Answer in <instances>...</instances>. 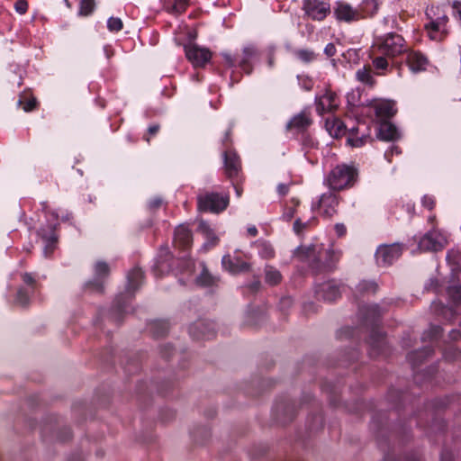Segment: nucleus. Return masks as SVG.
<instances>
[{
  "instance_id": "27",
  "label": "nucleus",
  "mask_w": 461,
  "mask_h": 461,
  "mask_svg": "<svg viewBox=\"0 0 461 461\" xmlns=\"http://www.w3.org/2000/svg\"><path fill=\"white\" fill-rule=\"evenodd\" d=\"M281 273L271 266H267L265 269V280L271 285H277L281 282Z\"/></svg>"
},
{
  "instance_id": "61",
  "label": "nucleus",
  "mask_w": 461,
  "mask_h": 461,
  "mask_svg": "<svg viewBox=\"0 0 461 461\" xmlns=\"http://www.w3.org/2000/svg\"><path fill=\"white\" fill-rule=\"evenodd\" d=\"M293 202L294 203V205H298L299 204V202L298 201H295L294 199H293Z\"/></svg>"
},
{
  "instance_id": "13",
  "label": "nucleus",
  "mask_w": 461,
  "mask_h": 461,
  "mask_svg": "<svg viewBox=\"0 0 461 461\" xmlns=\"http://www.w3.org/2000/svg\"><path fill=\"white\" fill-rule=\"evenodd\" d=\"M224 158V169L225 174L230 179L238 177L241 170L240 160L238 155L233 151H225Z\"/></svg>"
},
{
  "instance_id": "55",
  "label": "nucleus",
  "mask_w": 461,
  "mask_h": 461,
  "mask_svg": "<svg viewBox=\"0 0 461 461\" xmlns=\"http://www.w3.org/2000/svg\"><path fill=\"white\" fill-rule=\"evenodd\" d=\"M393 153H397V154H398V153H400V150H399L398 147H396V146H393V147L391 148L390 151H386V152H385L384 156H385V158H386L389 161H391V159H390V158H389V157H390V155H392Z\"/></svg>"
},
{
  "instance_id": "20",
  "label": "nucleus",
  "mask_w": 461,
  "mask_h": 461,
  "mask_svg": "<svg viewBox=\"0 0 461 461\" xmlns=\"http://www.w3.org/2000/svg\"><path fill=\"white\" fill-rule=\"evenodd\" d=\"M312 123L310 114L306 112H302L294 115L286 125L287 130L303 131Z\"/></svg>"
},
{
  "instance_id": "15",
  "label": "nucleus",
  "mask_w": 461,
  "mask_h": 461,
  "mask_svg": "<svg viewBox=\"0 0 461 461\" xmlns=\"http://www.w3.org/2000/svg\"><path fill=\"white\" fill-rule=\"evenodd\" d=\"M316 294L324 301L333 302L340 296V291L339 285L334 281H329L319 285Z\"/></svg>"
},
{
  "instance_id": "41",
  "label": "nucleus",
  "mask_w": 461,
  "mask_h": 461,
  "mask_svg": "<svg viewBox=\"0 0 461 461\" xmlns=\"http://www.w3.org/2000/svg\"><path fill=\"white\" fill-rule=\"evenodd\" d=\"M16 303L22 306H26L29 303V295L23 289H19L16 295Z\"/></svg>"
},
{
  "instance_id": "28",
  "label": "nucleus",
  "mask_w": 461,
  "mask_h": 461,
  "mask_svg": "<svg viewBox=\"0 0 461 461\" xmlns=\"http://www.w3.org/2000/svg\"><path fill=\"white\" fill-rule=\"evenodd\" d=\"M356 77L358 81L369 86H373L375 85V79L371 74L370 67H363L358 69L356 73Z\"/></svg>"
},
{
  "instance_id": "60",
  "label": "nucleus",
  "mask_w": 461,
  "mask_h": 461,
  "mask_svg": "<svg viewBox=\"0 0 461 461\" xmlns=\"http://www.w3.org/2000/svg\"><path fill=\"white\" fill-rule=\"evenodd\" d=\"M461 272L454 273L453 277L456 278V281L458 282L460 280Z\"/></svg>"
},
{
  "instance_id": "18",
  "label": "nucleus",
  "mask_w": 461,
  "mask_h": 461,
  "mask_svg": "<svg viewBox=\"0 0 461 461\" xmlns=\"http://www.w3.org/2000/svg\"><path fill=\"white\" fill-rule=\"evenodd\" d=\"M221 263L223 267L232 274L246 272L250 269V265L249 263L237 258H232L230 256H224Z\"/></svg>"
},
{
  "instance_id": "54",
  "label": "nucleus",
  "mask_w": 461,
  "mask_h": 461,
  "mask_svg": "<svg viewBox=\"0 0 461 461\" xmlns=\"http://www.w3.org/2000/svg\"><path fill=\"white\" fill-rule=\"evenodd\" d=\"M158 131H159V125L154 124V125H150L149 127L148 133H149V135L153 136V135L157 134Z\"/></svg>"
},
{
  "instance_id": "3",
  "label": "nucleus",
  "mask_w": 461,
  "mask_h": 461,
  "mask_svg": "<svg viewBox=\"0 0 461 461\" xmlns=\"http://www.w3.org/2000/svg\"><path fill=\"white\" fill-rule=\"evenodd\" d=\"M375 48L382 55L393 58L405 51V41L401 35L391 32L380 38Z\"/></svg>"
},
{
  "instance_id": "12",
  "label": "nucleus",
  "mask_w": 461,
  "mask_h": 461,
  "mask_svg": "<svg viewBox=\"0 0 461 461\" xmlns=\"http://www.w3.org/2000/svg\"><path fill=\"white\" fill-rule=\"evenodd\" d=\"M338 106V96L330 91H326L322 95L316 99V110L320 114L332 112L337 109Z\"/></svg>"
},
{
  "instance_id": "38",
  "label": "nucleus",
  "mask_w": 461,
  "mask_h": 461,
  "mask_svg": "<svg viewBox=\"0 0 461 461\" xmlns=\"http://www.w3.org/2000/svg\"><path fill=\"white\" fill-rule=\"evenodd\" d=\"M107 27L111 32H119L122 29V22L120 18L110 17L107 22Z\"/></svg>"
},
{
  "instance_id": "7",
  "label": "nucleus",
  "mask_w": 461,
  "mask_h": 461,
  "mask_svg": "<svg viewBox=\"0 0 461 461\" xmlns=\"http://www.w3.org/2000/svg\"><path fill=\"white\" fill-rule=\"evenodd\" d=\"M447 244V238L438 230H432L427 232L420 240L419 248L421 250L438 251Z\"/></svg>"
},
{
  "instance_id": "46",
  "label": "nucleus",
  "mask_w": 461,
  "mask_h": 461,
  "mask_svg": "<svg viewBox=\"0 0 461 461\" xmlns=\"http://www.w3.org/2000/svg\"><path fill=\"white\" fill-rule=\"evenodd\" d=\"M421 202H422V205L429 210H432L435 207V199L430 195H428V194L424 195L422 197Z\"/></svg>"
},
{
  "instance_id": "47",
  "label": "nucleus",
  "mask_w": 461,
  "mask_h": 461,
  "mask_svg": "<svg viewBox=\"0 0 461 461\" xmlns=\"http://www.w3.org/2000/svg\"><path fill=\"white\" fill-rule=\"evenodd\" d=\"M324 53L328 57H333L336 54V48L333 43H329L324 49Z\"/></svg>"
},
{
  "instance_id": "5",
  "label": "nucleus",
  "mask_w": 461,
  "mask_h": 461,
  "mask_svg": "<svg viewBox=\"0 0 461 461\" xmlns=\"http://www.w3.org/2000/svg\"><path fill=\"white\" fill-rule=\"evenodd\" d=\"M110 275V267L104 261H97L94 266V278L86 284V289L90 293L103 294L104 281Z\"/></svg>"
},
{
  "instance_id": "62",
  "label": "nucleus",
  "mask_w": 461,
  "mask_h": 461,
  "mask_svg": "<svg viewBox=\"0 0 461 461\" xmlns=\"http://www.w3.org/2000/svg\"><path fill=\"white\" fill-rule=\"evenodd\" d=\"M372 310H373V312H376V310H377V306H374V307H372Z\"/></svg>"
},
{
  "instance_id": "22",
  "label": "nucleus",
  "mask_w": 461,
  "mask_h": 461,
  "mask_svg": "<svg viewBox=\"0 0 461 461\" xmlns=\"http://www.w3.org/2000/svg\"><path fill=\"white\" fill-rule=\"evenodd\" d=\"M375 109L376 115L381 118H390L396 113L394 104L390 101H382L377 103Z\"/></svg>"
},
{
  "instance_id": "64",
  "label": "nucleus",
  "mask_w": 461,
  "mask_h": 461,
  "mask_svg": "<svg viewBox=\"0 0 461 461\" xmlns=\"http://www.w3.org/2000/svg\"><path fill=\"white\" fill-rule=\"evenodd\" d=\"M145 140L149 142V137H145Z\"/></svg>"
},
{
  "instance_id": "34",
  "label": "nucleus",
  "mask_w": 461,
  "mask_h": 461,
  "mask_svg": "<svg viewBox=\"0 0 461 461\" xmlns=\"http://www.w3.org/2000/svg\"><path fill=\"white\" fill-rule=\"evenodd\" d=\"M188 0H174V5L166 6V10L170 14H182L185 11Z\"/></svg>"
},
{
  "instance_id": "52",
  "label": "nucleus",
  "mask_w": 461,
  "mask_h": 461,
  "mask_svg": "<svg viewBox=\"0 0 461 461\" xmlns=\"http://www.w3.org/2000/svg\"><path fill=\"white\" fill-rule=\"evenodd\" d=\"M161 204H162V200L159 198H156L149 203V207L153 210H156V209L159 208L161 206Z\"/></svg>"
},
{
  "instance_id": "19",
  "label": "nucleus",
  "mask_w": 461,
  "mask_h": 461,
  "mask_svg": "<svg viewBox=\"0 0 461 461\" xmlns=\"http://www.w3.org/2000/svg\"><path fill=\"white\" fill-rule=\"evenodd\" d=\"M335 14L337 19L345 22H351L358 19V13L354 10L349 5L345 3H339L336 9Z\"/></svg>"
},
{
  "instance_id": "6",
  "label": "nucleus",
  "mask_w": 461,
  "mask_h": 461,
  "mask_svg": "<svg viewBox=\"0 0 461 461\" xmlns=\"http://www.w3.org/2000/svg\"><path fill=\"white\" fill-rule=\"evenodd\" d=\"M427 16L429 18V23L425 24V29L428 32L429 37L433 41H439L441 37L438 35L439 32H445L446 25L448 22V18L446 14L436 16V12L433 7L427 11Z\"/></svg>"
},
{
  "instance_id": "24",
  "label": "nucleus",
  "mask_w": 461,
  "mask_h": 461,
  "mask_svg": "<svg viewBox=\"0 0 461 461\" xmlns=\"http://www.w3.org/2000/svg\"><path fill=\"white\" fill-rule=\"evenodd\" d=\"M143 272L139 267H134L128 274V289L135 291L141 285L143 280Z\"/></svg>"
},
{
  "instance_id": "29",
  "label": "nucleus",
  "mask_w": 461,
  "mask_h": 461,
  "mask_svg": "<svg viewBox=\"0 0 461 461\" xmlns=\"http://www.w3.org/2000/svg\"><path fill=\"white\" fill-rule=\"evenodd\" d=\"M358 131L359 128H352L350 130L351 133L348 138V142L353 147H361L365 145L368 140H370V137L365 134H363L361 137L356 136L354 132H357Z\"/></svg>"
},
{
  "instance_id": "25",
  "label": "nucleus",
  "mask_w": 461,
  "mask_h": 461,
  "mask_svg": "<svg viewBox=\"0 0 461 461\" xmlns=\"http://www.w3.org/2000/svg\"><path fill=\"white\" fill-rule=\"evenodd\" d=\"M149 329L154 337L159 338L165 336L167 333L169 325L166 321L156 320L149 322Z\"/></svg>"
},
{
  "instance_id": "59",
  "label": "nucleus",
  "mask_w": 461,
  "mask_h": 461,
  "mask_svg": "<svg viewBox=\"0 0 461 461\" xmlns=\"http://www.w3.org/2000/svg\"><path fill=\"white\" fill-rule=\"evenodd\" d=\"M230 133H231V131H230V130H228V131H226V134H225V138H224V140H223V142H228V141H230Z\"/></svg>"
},
{
  "instance_id": "14",
  "label": "nucleus",
  "mask_w": 461,
  "mask_h": 461,
  "mask_svg": "<svg viewBox=\"0 0 461 461\" xmlns=\"http://www.w3.org/2000/svg\"><path fill=\"white\" fill-rule=\"evenodd\" d=\"M39 235L45 243L44 254L46 257H49L53 252L58 243V236L55 232L54 225L50 224L46 228H41L39 230Z\"/></svg>"
},
{
  "instance_id": "8",
  "label": "nucleus",
  "mask_w": 461,
  "mask_h": 461,
  "mask_svg": "<svg viewBox=\"0 0 461 461\" xmlns=\"http://www.w3.org/2000/svg\"><path fill=\"white\" fill-rule=\"evenodd\" d=\"M402 252V249L399 244L381 245L376 249V262L380 266H389L401 257Z\"/></svg>"
},
{
  "instance_id": "17",
  "label": "nucleus",
  "mask_w": 461,
  "mask_h": 461,
  "mask_svg": "<svg viewBox=\"0 0 461 461\" xmlns=\"http://www.w3.org/2000/svg\"><path fill=\"white\" fill-rule=\"evenodd\" d=\"M192 233L187 227L179 225L176 228L174 233V244L176 247L183 249H188L192 244Z\"/></svg>"
},
{
  "instance_id": "50",
  "label": "nucleus",
  "mask_w": 461,
  "mask_h": 461,
  "mask_svg": "<svg viewBox=\"0 0 461 461\" xmlns=\"http://www.w3.org/2000/svg\"><path fill=\"white\" fill-rule=\"evenodd\" d=\"M289 185L286 184H280L277 186V192L280 195H285L288 193Z\"/></svg>"
},
{
  "instance_id": "1",
  "label": "nucleus",
  "mask_w": 461,
  "mask_h": 461,
  "mask_svg": "<svg viewBox=\"0 0 461 461\" xmlns=\"http://www.w3.org/2000/svg\"><path fill=\"white\" fill-rule=\"evenodd\" d=\"M316 247H299L294 251V257L299 260H312L311 266L317 273L330 271L339 260V254L336 253L332 249H325L323 252H319L318 258L315 259Z\"/></svg>"
},
{
  "instance_id": "21",
  "label": "nucleus",
  "mask_w": 461,
  "mask_h": 461,
  "mask_svg": "<svg viewBox=\"0 0 461 461\" xmlns=\"http://www.w3.org/2000/svg\"><path fill=\"white\" fill-rule=\"evenodd\" d=\"M377 136L383 140H395L400 137L396 127L388 121L380 123Z\"/></svg>"
},
{
  "instance_id": "51",
  "label": "nucleus",
  "mask_w": 461,
  "mask_h": 461,
  "mask_svg": "<svg viewBox=\"0 0 461 461\" xmlns=\"http://www.w3.org/2000/svg\"><path fill=\"white\" fill-rule=\"evenodd\" d=\"M294 212H295V209L294 207H290V208H287L284 213V217L287 220V221H290L294 215Z\"/></svg>"
},
{
  "instance_id": "39",
  "label": "nucleus",
  "mask_w": 461,
  "mask_h": 461,
  "mask_svg": "<svg viewBox=\"0 0 461 461\" xmlns=\"http://www.w3.org/2000/svg\"><path fill=\"white\" fill-rule=\"evenodd\" d=\"M198 230L205 235L208 239L216 240L214 236L213 230L210 228V226L205 221H200L198 225Z\"/></svg>"
},
{
  "instance_id": "30",
  "label": "nucleus",
  "mask_w": 461,
  "mask_h": 461,
  "mask_svg": "<svg viewBox=\"0 0 461 461\" xmlns=\"http://www.w3.org/2000/svg\"><path fill=\"white\" fill-rule=\"evenodd\" d=\"M205 326L203 321H197L189 328V332L196 339L209 337V334L205 332Z\"/></svg>"
},
{
  "instance_id": "11",
  "label": "nucleus",
  "mask_w": 461,
  "mask_h": 461,
  "mask_svg": "<svg viewBox=\"0 0 461 461\" xmlns=\"http://www.w3.org/2000/svg\"><path fill=\"white\" fill-rule=\"evenodd\" d=\"M319 209L326 218H330L337 213L339 197L332 192L323 194L319 200Z\"/></svg>"
},
{
  "instance_id": "16",
  "label": "nucleus",
  "mask_w": 461,
  "mask_h": 461,
  "mask_svg": "<svg viewBox=\"0 0 461 461\" xmlns=\"http://www.w3.org/2000/svg\"><path fill=\"white\" fill-rule=\"evenodd\" d=\"M406 63L412 72L417 73L426 70L429 60L421 52L412 50L407 53Z\"/></svg>"
},
{
  "instance_id": "9",
  "label": "nucleus",
  "mask_w": 461,
  "mask_h": 461,
  "mask_svg": "<svg viewBox=\"0 0 461 461\" xmlns=\"http://www.w3.org/2000/svg\"><path fill=\"white\" fill-rule=\"evenodd\" d=\"M185 52L187 59L194 67L204 66L212 58V53L208 49L201 48L196 44L185 45Z\"/></svg>"
},
{
  "instance_id": "37",
  "label": "nucleus",
  "mask_w": 461,
  "mask_h": 461,
  "mask_svg": "<svg viewBox=\"0 0 461 461\" xmlns=\"http://www.w3.org/2000/svg\"><path fill=\"white\" fill-rule=\"evenodd\" d=\"M295 56L305 63H309L316 58L315 53L310 50H298L295 51Z\"/></svg>"
},
{
  "instance_id": "32",
  "label": "nucleus",
  "mask_w": 461,
  "mask_h": 461,
  "mask_svg": "<svg viewBox=\"0 0 461 461\" xmlns=\"http://www.w3.org/2000/svg\"><path fill=\"white\" fill-rule=\"evenodd\" d=\"M378 0H363L362 11L369 16L375 14L378 11Z\"/></svg>"
},
{
  "instance_id": "23",
  "label": "nucleus",
  "mask_w": 461,
  "mask_h": 461,
  "mask_svg": "<svg viewBox=\"0 0 461 461\" xmlns=\"http://www.w3.org/2000/svg\"><path fill=\"white\" fill-rule=\"evenodd\" d=\"M377 289L378 285L376 283L363 280L356 286V295L364 297L366 295L375 294Z\"/></svg>"
},
{
  "instance_id": "56",
  "label": "nucleus",
  "mask_w": 461,
  "mask_h": 461,
  "mask_svg": "<svg viewBox=\"0 0 461 461\" xmlns=\"http://www.w3.org/2000/svg\"><path fill=\"white\" fill-rule=\"evenodd\" d=\"M248 233H249V235L255 237L258 234V230L255 226L249 227Z\"/></svg>"
},
{
  "instance_id": "4",
  "label": "nucleus",
  "mask_w": 461,
  "mask_h": 461,
  "mask_svg": "<svg viewBox=\"0 0 461 461\" xmlns=\"http://www.w3.org/2000/svg\"><path fill=\"white\" fill-rule=\"evenodd\" d=\"M198 209L202 212H220L229 204V196L218 193H206L197 197Z\"/></svg>"
},
{
  "instance_id": "36",
  "label": "nucleus",
  "mask_w": 461,
  "mask_h": 461,
  "mask_svg": "<svg viewBox=\"0 0 461 461\" xmlns=\"http://www.w3.org/2000/svg\"><path fill=\"white\" fill-rule=\"evenodd\" d=\"M259 254L264 258H272L275 257V250L272 246L267 242H259Z\"/></svg>"
},
{
  "instance_id": "10",
  "label": "nucleus",
  "mask_w": 461,
  "mask_h": 461,
  "mask_svg": "<svg viewBox=\"0 0 461 461\" xmlns=\"http://www.w3.org/2000/svg\"><path fill=\"white\" fill-rule=\"evenodd\" d=\"M303 10L312 20L321 21L330 12V5L320 0H303Z\"/></svg>"
},
{
  "instance_id": "49",
  "label": "nucleus",
  "mask_w": 461,
  "mask_h": 461,
  "mask_svg": "<svg viewBox=\"0 0 461 461\" xmlns=\"http://www.w3.org/2000/svg\"><path fill=\"white\" fill-rule=\"evenodd\" d=\"M22 278L23 282L29 285H32L35 283L34 277L29 273L23 274Z\"/></svg>"
},
{
  "instance_id": "57",
  "label": "nucleus",
  "mask_w": 461,
  "mask_h": 461,
  "mask_svg": "<svg viewBox=\"0 0 461 461\" xmlns=\"http://www.w3.org/2000/svg\"><path fill=\"white\" fill-rule=\"evenodd\" d=\"M451 336L453 339H457L460 337V332L458 330H453Z\"/></svg>"
},
{
  "instance_id": "63",
  "label": "nucleus",
  "mask_w": 461,
  "mask_h": 461,
  "mask_svg": "<svg viewBox=\"0 0 461 461\" xmlns=\"http://www.w3.org/2000/svg\"><path fill=\"white\" fill-rule=\"evenodd\" d=\"M42 207H43L44 210L46 209V207H47L46 203H42Z\"/></svg>"
},
{
  "instance_id": "35",
  "label": "nucleus",
  "mask_w": 461,
  "mask_h": 461,
  "mask_svg": "<svg viewBox=\"0 0 461 461\" xmlns=\"http://www.w3.org/2000/svg\"><path fill=\"white\" fill-rule=\"evenodd\" d=\"M452 282L453 285L447 288V294L452 301L457 304L461 302V285H456L454 280Z\"/></svg>"
},
{
  "instance_id": "48",
  "label": "nucleus",
  "mask_w": 461,
  "mask_h": 461,
  "mask_svg": "<svg viewBox=\"0 0 461 461\" xmlns=\"http://www.w3.org/2000/svg\"><path fill=\"white\" fill-rule=\"evenodd\" d=\"M335 230L339 237H342L346 234L347 229L344 224L342 223H337L335 225Z\"/></svg>"
},
{
  "instance_id": "43",
  "label": "nucleus",
  "mask_w": 461,
  "mask_h": 461,
  "mask_svg": "<svg viewBox=\"0 0 461 461\" xmlns=\"http://www.w3.org/2000/svg\"><path fill=\"white\" fill-rule=\"evenodd\" d=\"M373 65L376 69H385L388 67V62L384 56H380L373 59Z\"/></svg>"
},
{
  "instance_id": "44",
  "label": "nucleus",
  "mask_w": 461,
  "mask_h": 461,
  "mask_svg": "<svg viewBox=\"0 0 461 461\" xmlns=\"http://www.w3.org/2000/svg\"><path fill=\"white\" fill-rule=\"evenodd\" d=\"M309 223L310 221L303 222L301 219H296L294 223V230L296 232V234H301L307 228Z\"/></svg>"
},
{
  "instance_id": "58",
  "label": "nucleus",
  "mask_w": 461,
  "mask_h": 461,
  "mask_svg": "<svg viewBox=\"0 0 461 461\" xmlns=\"http://www.w3.org/2000/svg\"><path fill=\"white\" fill-rule=\"evenodd\" d=\"M234 185V187H235V190H236V193H237V195L238 196H240L241 194H242V188L240 187L238 185L236 184H233Z\"/></svg>"
},
{
  "instance_id": "40",
  "label": "nucleus",
  "mask_w": 461,
  "mask_h": 461,
  "mask_svg": "<svg viewBox=\"0 0 461 461\" xmlns=\"http://www.w3.org/2000/svg\"><path fill=\"white\" fill-rule=\"evenodd\" d=\"M36 104H37V101L34 97L30 98L26 102H23V100H19V102H18V105L22 106V108L25 112L32 111L36 107Z\"/></svg>"
},
{
  "instance_id": "42",
  "label": "nucleus",
  "mask_w": 461,
  "mask_h": 461,
  "mask_svg": "<svg viewBox=\"0 0 461 461\" xmlns=\"http://www.w3.org/2000/svg\"><path fill=\"white\" fill-rule=\"evenodd\" d=\"M244 57L240 61V66L244 67L249 59L256 54V50L253 47H246L243 50Z\"/></svg>"
},
{
  "instance_id": "53",
  "label": "nucleus",
  "mask_w": 461,
  "mask_h": 461,
  "mask_svg": "<svg viewBox=\"0 0 461 461\" xmlns=\"http://www.w3.org/2000/svg\"><path fill=\"white\" fill-rule=\"evenodd\" d=\"M222 56H223L225 62L228 64L229 67L234 66L235 61L232 59L230 54L224 53Z\"/></svg>"
},
{
  "instance_id": "31",
  "label": "nucleus",
  "mask_w": 461,
  "mask_h": 461,
  "mask_svg": "<svg viewBox=\"0 0 461 461\" xmlns=\"http://www.w3.org/2000/svg\"><path fill=\"white\" fill-rule=\"evenodd\" d=\"M217 278L212 276L206 268H203L200 276L197 277V283L203 286H211L215 285Z\"/></svg>"
},
{
  "instance_id": "2",
  "label": "nucleus",
  "mask_w": 461,
  "mask_h": 461,
  "mask_svg": "<svg viewBox=\"0 0 461 461\" xmlns=\"http://www.w3.org/2000/svg\"><path fill=\"white\" fill-rule=\"evenodd\" d=\"M357 178V170L346 164L338 165L328 175L327 185L332 190H342L351 187Z\"/></svg>"
},
{
  "instance_id": "26",
  "label": "nucleus",
  "mask_w": 461,
  "mask_h": 461,
  "mask_svg": "<svg viewBox=\"0 0 461 461\" xmlns=\"http://www.w3.org/2000/svg\"><path fill=\"white\" fill-rule=\"evenodd\" d=\"M326 127L330 135L338 137L343 132L344 124L339 119L332 118L326 120Z\"/></svg>"
},
{
  "instance_id": "33",
  "label": "nucleus",
  "mask_w": 461,
  "mask_h": 461,
  "mask_svg": "<svg viewBox=\"0 0 461 461\" xmlns=\"http://www.w3.org/2000/svg\"><path fill=\"white\" fill-rule=\"evenodd\" d=\"M95 0H81L79 4L78 14L81 16H88L95 9Z\"/></svg>"
},
{
  "instance_id": "45",
  "label": "nucleus",
  "mask_w": 461,
  "mask_h": 461,
  "mask_svg": "<svg viewBox=\"0 0 461 461\" xmlns=\"http://www.w3.org/2000/svg\"><path fill=\"white\" fill-rule=\"evenodd\" d=\"M14 8L16 12H18L21 14H23L27 12L28 3L26 0H18L14 5Z\"/></svg>"
}]
</instances>
